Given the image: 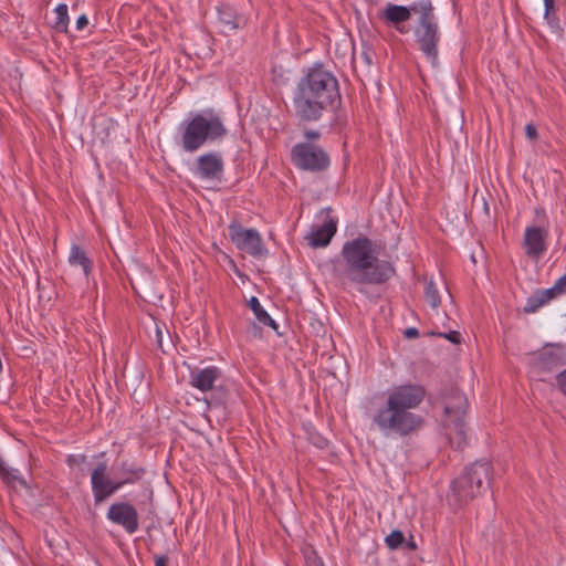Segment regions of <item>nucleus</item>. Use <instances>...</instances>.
Listing matches in <instances>:
<instances>
[{"instance_id": "f257e3e1", "label": "nucleus", "mask_w": 566, "mask_h": 566, "mask_svg": "<svg viewBox=\"0 0 566 566\" xmlns=\"http://www.w3.org/2000/svg\"><path fill=\"white\" fill-rule=\"evenodd\" d=\"M381 248L363 234L343 244L340 260L333 266V275L343 290L365 294L368 286L382 285L396 274L392 263L379 258Z\"/></svg>"}, {"instance_id": "f03ea898", "label": "nucleus", "mask_w": 566, "mask_h": 566, "mask_svg": "<svg viewBox=\"0 0 566 566\" xmlns=\"http://www.w3.org/2000/svg\"><path fill=\"white\" fill-rule=\"evenodd\" d=\"M424 397L426 390L420 385L407 384L394 387L388 391L385 405L373 416V423L387 437L412 436L424 423L422 416L413 412Z\"/></svg>"}, {"instance_id": "7ed1b4c3", "label": "nucleus", "mask_w": 566, "mask_h": 566, "mask_svg": "<svg viewBox=\"0 0 566 566\" xmlns=\"http://www.w3.org/2000/svg\"><path fill=\"white\" fill-rule=\"evenodd\" d=\"M340 102L337 78L322 66L310 69L293 95V107L300 123L319 120L324 112L335 111Z\"/></svg>"}, {"instance_id": "20e7f679", "label": "nucleus", "mask_w": 566, "mask_h": 566, "mask_svg": "<svg viewBox=\"0 0 566 566\" xmlns=\"http://www.w3.org/2000/svg\"><path fill=\"white\" fill-rule=\"evenodd\" d=\"M113 469L114 480L107 475L106 462L97 463L92 471L91 485L95 505L105 502L125 485L139 483L147 472L143 465L129 460L115 462Z\"/></svg>"}, {"instance_id": "39448f33", "label": "nucleus", "mask_w": 566, "mask_h": 566, "mask_svg": "<svg viewBox=\"0 0 566 566\" xmlns=\"http://www.w3.org/2000/svg\"><path fill=\"white\" fill-rule=\"evenodd\" d=\"M228 134L221 116L212 108L196 113L185 122L181 146L185 151L195 153L206 143L223 139Z\"/></svg>"}, {"instance_id": "423d86ee", "label": "nucleus", "mask_w": 566, "mask_h": 566, "mask_svg": "<svg viewBox=\"0 0 566 566\" xmlns=\"http://www.w3.org/2000/svg\"><path fill=\"white\" fill-rule=\"evenodd\" d=\"M492 467L488 461H476L465 467L463 472L451 483L448 496L450 504L462 506L490 488Z\"/></svg>"}, {"instance_id": "0eeeda50", "label": "nucleus", "mask_w": 566, "mask_h": 566, "mask_svg": "<svg viewBox=\"0 0 566 566\" xmlns=\"http://www.w3.org/2000/svg\"><path fill=\"white\" fill-rule=\"evenodd\" d=\"M468 406L467 397L458 390H452L444 400V418L442 420L444 434L450 446L458 450L463 449L468 442L465 422Z\"/></svg>"}, {"instance_id": "6e6552de", "label": "nucleus", "mask_w": 566, "mask_h": 566, "mask_svg": "<svg viewBox=\"0 0 566 566\" xmlns=\"http://www.w3.org/2000/svg\"><path fill=\"white\" fill-rule=\"evenodd\" d=\"M566 365V352L563 346L546 344L542 349L532 354L530 359L531 374L544 381L545 376Z\"/></svg>"}, {"instance_id": "1a4fd4ad", "label": "nucleus", "mask_w": 566, "mask_h": 566, "mask_svg": "<svg viewBox=\"0 0 566 566\" xmlns=\"http://www.w3.org/2000/svg\"><path fill=\"white\" fill-rule=\"evenodd\" d=\"M291 158L296 167L308 171H323L331 163L327 153L311 143L296 144L291 150Z\"/></svg>"}, {"instance_id": "9d476101", "label": "nucleus", "mask_w": 566, "mask_h": 566, "mask_svg": "<svg viewBox=\"0 0 566 566\" xmlns=\"http://www.w3.org/2000/svg\"><path fill=\"white\" fill-rule=\"evenodd\" d=\"M413 34L419 50L436 65L438 62V45L440 42V31L437 20L417 23Z\"/></svg>"}, {"instance_id": "9b49d317", "label": "nucleus", "mask_w": 566, "mask_h": 566, "mask_svg": "<svg viewBox=\"0 0 566 566\" xmlns=\"http://www.w3.org/2000/svg\"><path fill=\"white\" fill-rule=\"evenodd\" d=\"M230 238L239 250L253 256H262L266 252L262 239L255 229H243L238 223L229 226Z\"/></svg>"}, {"instance_id": "f8f14e48", "label": "nucleus", "mask_w": 566, "mask_h": 566, "mask_svg": "<svg viewBox=\"0 0 566 566\" xmlns=\"http://www.w3.org/2000/svg\"><path fill=\"white\" fill-rule=\"evenodd\" d=\"M193 172L209 182H220L224 174V163L220 153H206L195 161Z\"/></svg>"}, {"instance_id": "ddd939ff", "label": "nucleus", "mask_w": 566, "mask_h": 566, "mask_svg": "<svg viewBox=\"0 0 566 566\" xmlns=\"http://www.w3.org/2000/svg\"><path fill=\"white\" fill-rule=\"evenodd\" d=\"M107 518L122 526L128 534H134L139 527L138 512L128 502L113 503L107 511Z\"/></svg>"}, {"instance_id": "4468645a", "label": "nucleus", "mask_w": 566, "mask_h": 566, "mask_svg": "<svg viewBox=\"0 0 566 566\" xmlns=\"http://www.w3.org/2000/svg\"><path fill=\"white\" fill-rule=\"evenodd\" d=\"M410 18V9L408 7L391 3L387 4L379 15L380 20L400 34H407L410 31L406 25V22L409 21Z\"/></svg>"}, {"instance_id": "2eb2a0df", "label": "nucleus", "mask_w": 566, "mask_h": 566, "mask_svg": "<svg viewBox=\"0 0 566 566\" xmlns=\"http://www.w3.org/2000/svg\"><path fill=\"white\" fill-rule=\"evenodd\" d=\"M548 232L541 227H527L525 229L523 247L531 258H539L547 249L546 239Z\"/></svg>"}, {"instance_id": "dca6fc26", "label": "nucleus", "mask_w": 566, "mask_h": 566, "mask_svg": "<svg viewBox=\"0 0 566 566\" xmlns=\"http://www.w3.org/2000/svg\"><path fill=\"white\" fill-rule=\"evenodd\" d=\"M221 378V370L216 366L195 368L190 371V385L201 391L212 390L214 382Z\"/></svg>"}, {"instance_id": "f3484780", "label": "nucleus", "mask_w": 566, "mask_h": 566, "mask_svg": "<svg viewBox=\"0 0 566 566\" xmlns=\"http://www.w3.org/2000/svg\"><path fill=\"white\" fill-rule=\"evenodd\" d=\"M337 231V223L335 220L329 219L322 226L313 228L311 233L306 237L308 244L313 248H324L329 244L333 237Z\"/></svg>"}, {"instance_id": "a211bd4d", "label": "nucleus", "mask_w": 566, "mask_h": 566, "mask_svg": "<svg viewBox=\"0 0 566 566\" xmlns=\"http://www.w3.org/2000/svg\"><path fill=\"white\" fill-rule=\"evenodd\" d=\"M219 21L224 25L228 31L237 30L245 24V19L237 12L230 6H221L218 9Z\"/></svg>"}, {"instance_id": "6ab92c4d", "label": "nucleus", "mask_w": 566, "mask_h": 566, "mask_svg": "<svg viewBox=\"0 0 566 566\" xmlns=\"http://www.w3.org/2000/svg\"><path fill=\"white\" fill-rule=\"evenodd\" d=\"M408 8L410 9V14L412 12L419 14L418 23H424L437 20L434 15V8L432 6L431 0H420Z\"/></svg>"}, {"instance_id": "aec40b11", "label": "nucleus", "mask_w": 566, "mask_h": 566, "mask_svg": "<svg viewBox=\"0 0 566 566\" xmlns=\"http://www.w3.org/2000/svg\"><path fill=\"white\" fill-rule=\"evenodd\" d=\"M69 262L71 265H80L85 275H88L92 271V261L87 258L85 251L76 244L71 248Z\"/></svg>"}, {"instance_id": "412c9836", "label": "nucleus", "mask_w": 566, "mask_h": 566, "mask_svg": "<svg viewBox=\"0 0 566 566\" xmlns=\"http://www.w3.org/2000/svg\"><path fill=\"white\" fill-rule=\"evenodd\" d=\"M249 307L252 310V312L254 313L256 319L261 324L270 326V327H272L275 331L277 329V324L275 323L274 319H272V317L268 314V312L261 306L258 297L252 296L250 298Z\"/></svg>"}, {"instance_id": "4be33fe9", "label": "nucleus", "mask_w": 566, "mask_h": 566, "mask_svg": "<svg viewBox=\"0 0 566 566\" xmlns=\"http://www.w3.org/2000/svg\"><path fill=\"white\" fill-rule=\"evenodd\" d=\"M544 19L546 20L547 24L553 30V32L562 35L564 30L559 24L558 17L556 15L555 1L544 2Z\"/></svg>"}, {"instance_id": "5701e85b", "label": "nucleus", "mask_w": 566, "mask_h": 566, "mask_svg": "<svg viewBox=\"0 0 566 566\" xmlns=\"http://www.w3.org/2000/svg\"><path fill=\"white\" fill-rule=\"evenodd\" d=\"M0 476L7 484H13L15 481L22 486H27L23 478L18 475V470L9 469L0 457Z\"/></svg>"}, {"instance_id": "b1692460", "label": "nucleus", "mask_w": 566, "mask_h": 566, "mask_svg": "<svg viewBox=\"0 0 566 566\" xmlns=\"http://www.w3.org/2000/svg\"><path fill=\"white\" fill-rule=\"evenodd\" d=\"M424 300L432 308H438L441 304L440 293L433 281L426 283Z\"/></svg>"}, {"instance_id": "393cba45", "label": "nucleus", "mask_w": 566, "mask_h": 566, "mask_svg": "<svg viewBox=\"0 0 566 566\" xmlns=\"http://www.w3.org/2000/svg\"><path fill=\"white\" fill-rule=\"evenodd\" d=\"M56 20L53 24V28L59 32H67L69 25V14H67V6L61 3L55 9Z\"/></svg>"}, {"instance_id": "a878e982", "label": "nucleus", "mask_w": 566, "mask_h": 566, "mask_svg": "<svg viewBox=\"0 0 566 566\" xmlns=\"http://www.w3.org/2000/svg\"><path fill=\"white\" fill-rule=\"evenodd\" d=\"M545 300L539 295V291L536 290L527 300L523 307V311L527 314L535 313L539 307L545 305Z\"/></svg>"}, {"instance_id": "bb28decb", "label": "nucleus", "mask_w": 566, "mask_h": 566, "mask_svg": "<svg viewBox=\"0 0 566 566\" xmlns=\"http://www.w3.org/2000/svg\"><path fill=\"white\" fill-rule=\"evenodd\" d=\"M385 543L390 549L403 548L405 535L401 531L395 530L386 536Z\"/></svg>"}, {"instance_id": "cd10ccee", "label": "nucleus", "mask_w": 566, "mask_h": 566, "mask_svg": "<svg viewBox=\"0 0 566 566\" xmlns=\"http://www.w3.org/2000/svg\"><path fill=\"white\" fill-rule=\"evenodd\" d=\"M539 295L545 300V303L547 304L549 301L556 298L557 296L562 295L559 292L556 291L555 286L553 285L549 289L546 290H538Z\"/></svg>"}, {"instance_id": "c85d7f7f", "label": "nucleus", "mask_w": 566, "mask_h": 566, "mask_svg": "<svg viewBox=\"0 0 566 566\" xmlns=\"http://www.w3.org/2000/svg\"><path fill=\"white\" fill-rule=\"evenodd\" d=\"M555 379L557 388L566 397V368L563 371L558 373Z\"/></svg>"}, {"instance_id": "c756f323", "label": "nucleus", "mask_w": 566, "mask_h": 566, "mask_svg": "<svg viewBox=\"0 0 566 566\" xmlns=\"http://www.w3.org/2000/svg\"><path fill=\"white\" fill-rule=\"evenodd\" d=\"M86 460H87V458L84 454H81V455L71 454L67 457L66 463L69 467L72 468V467L81 465V464L85 463Z\"/></svg>"}, {"instance_id": "7c9ffc66", "label": "nucleus", "mask_w": 566, "mask_h": 566, "mask_svg": "<svg viewBox=\"0 0 566 566\" xmlns=\"http://www.w3.org/2000/svg\"><path fill=\"white\" fill-rule=\"evenodd\" d=\"M439 336L446 337L448 340H450L453 344H460L461 343V334L457 331L449 332L447 334H438Z\"/></svg>"}, {"instance_id": "2f4dec72", "label": "nucleus", "mask_w": 566, "mask_h": 566, "mask_svg": "<svg viewBox=\"0 0 566 566\" xmlns=\"http://www.w3.org/2000/svg\"><path fill=\"white\" fill-rule=\"evenodd\" d=\"M525 135L528 139L535 140L538 136L536 127L533 124H527L525 126Z\"/></svg>"}, {"instance_id": "473e14b6", "label": "nucleus", "mask_w": 566, "mask_h": 566, "mask_svg": "<svg viewBox=\"0 0 566 566\" xmlns=\"http://www.w3.org/2000/svg\"><path fill=\"white\" fill-rule=\"evenodd\" d=\"M554 286L560 294L566 293V273L555 282Z\"/></svg>"}, {"instance_id": "72a5a7b5", "label": "nucleus", "mask_w": 566, "mask_h": 566, "mask_svg": "<svg viewBox=\"0 0 566 566\" xmlns=\"http://www.w3.org/2000/svg\"><path fill=\"white\" fill-rule=\"evenodd\" d=\"M406 338H417L419 336V331L416 327H409L403 332Z\"/></svg>"}, {"instance_id": "f704fd0d", "label": "nucleus", "mask_w": 566, "mask_h": 566, "mask_svg": "<svg viewBox=\"0 0 566 566\" xmlns=\"http://www.w3.org/2000/svg\"><path fill=\"white\" fill-rule=\"evenodd\" d=\"M88 24V20L85 14H82L76 20L77 30H83Z\"/></svg>"}, {"instance_id": "c9c22d12", "label": "nucleus", "mask_w": 566, "mask_h": 566, "mask_svg": "<svg viewBox=\"0 0 566 566\" xmlns=\"http://www.w3.org/2000/svg\"><path fill=\"white\" fill-rule=\"evenodd\" d=\"M403 548H407L408 551H416L417 549V544L413 541V536L412 535H410L409 539L405 538Z\"/></svg>"}, {"instance_id": "e433bc0d", "label": "nucleus", "mask_w": 566, "mask_h": 566, "mask_svg": "<svg viewBox=\"0 0 566 566\" xmlns=\"http://www.w3.org/2000/svg\"><path fill=\"white\" fill-rule=\"evenodd\" d=\"M304 136L307 140H312V139H318L321 137V134L317 130L307 129V130H305Z\"/></svg>"}, {"instance_id": "4c0bfd02", "label": "nucleus", "mask_w": 566, "mask_h": 566, "mask_svg": "<svg viewBox=\"0 0 566 566\" xmlns=\"http://www.w3.org/2000/svg\"><path fill=\"white\" fill-rule=\"evenodd\" d=\"M155 566H168V557L166 555L157 556Z\"/></svg>"}, {"instance_id": "58836bf2", "label": "nucleus", "mask_w": 566, "mask_h": 566, "mask_svg": "<svg viewBox=\"0 0 566 566\" xmlns=\"http://www.w3.org/2000/svg\"><path fill=\"white\" fill-rule=\"evenodd\" d=\"M306 566H324L321 560H317L316 558H308L306 562Z\"/></svg>"}]
</instances>
